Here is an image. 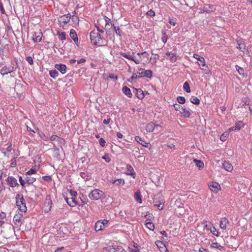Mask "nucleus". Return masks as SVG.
Masks as SVG:
<instances>
[{"mask_svg":"<svg viewBox=\"0 0 252 252\" xmlns=\"http://www.w3.org/2000/svg\"><path fill=\"white\" fill-rule=\"evenodd\" d=\"M91 42L95 45L101 46L103 44L100 34L97 32L94 31L91 32L90 34Z\"/></svg>","mask_w":252,"mask_h":252,"instance_id":"f257e3e1","label":"nucleus"},{"mask_svg":"<svg viewBox=\"0 0 252 252\" xmlns=\"http://www.w3.org/2000/svg\"><path fill=\"white\" fill-rule=\"evenodd\" d=\"M17 208L19 210L18 213L20 215H22L23 213H25L27 210L26 203L23 197H20L19 195H17Z\"/></svg>","mask_w":252,"mask_h":252,"instance_id":"f03ea898","label":"nucleus"},{"mask_svg":"<svg viewBox=\"0 0 252 252\" xmlns=\"http://www.w3.org/2000/svg\"><path fill=\"white\" fill-rule=\"evenodd\" d=\"M164 202L163 196L161 194L158 193L155 196L153 203L154 206H157L159 210L163 209Z\"/></svg>","mask_w":252,"mask_h":252,"instance_id":"7ed1b4c3","label":"nucleus"},{"mask_svg":"<svg viewBox=\"0 0 252 252\" xmlns=\"http://www.w3.org/2000/svg\"><path fill=\"white\" fill-rule=\"evenodd\" d=\"M103 192L98 189H94L89 194L88 196L90 199L93 200H98L99 199L103 194Z\"/></svg>","mask_w":252,"mask_h":252,"instance_id":"20e7f679","label":"nucleus"},{"mask_svg":"<svg viewBox=\"0 0 252 252\" xmlns=\"http://www.w3.org/2000/svg\"><path fill=\"white\" fill-rule=\"evenodd\" d=\"M174 107L176 111H179L180 113L185 118H189L190 116V113L189 111L183 108L181 105L178 104L174 105Z\"/></svg>","mask_w":252,"mask_h":252,"instance_id":"39448f33","label":"nucleus"},{"mask_svg":"<svg viewBox=\"0 0 252 252\" xmlns=\"http://www.w3.org/2000/svg\"><path fill=\"white\" fill-rule=\"evenodd\" d=\"M199 62H197L199 66H201L200 68L204 71H205L206 74H209L210 71L209 69L208 66L206 65L205 61L204 58L202 59H201V60H200Z\"/></svg>","mask_w":252,"mask_h":252,"instance_id":"423d86ee","label":"nucleus"},{"mask_svg":"<svg viewBox=\"0 0 252 252\" xmlns=\"http://www.w3.org/2000/svg\"><path fill=\"white\" fill-rule=\"evenodd\" d=\"M52 201L50 200V196H47L45 199L43 206V209L45 212H48L50 211L52 207Z\"/></svg>","mask_w":252,"mask_h":252,"instance_id":"0eeeda50","label":"nucleus"},{"mask_svg":"<svg viewBox=\"0 0 252 252\" xmlns=\"http://www.w3.org/2000/svg\"><path fill=\"white\" fill-rule=\"evenodd\" d=\"M104 249L108 252H125V250L121 247L115 248L113 246H109L104 248Z\"/></svg>","mask_w":252,"mask_h":252,"instance_id":"6e6552de","label":"nucleus"},{"mask_svg":"<svg viewBox=\"0 0 252 252\" xmlns=\"http://www.w3.org/2000/svg\"><path fill=\"white\" fill-rule=\"evenodd\" d=\"M209 187L210 189L214 192H217L220 189V185L216 183L212 182L209 185Z\"/></svg>","mask_w":252,"mask_h":252,"instance_id":"1a4fd4ad","label":"nucleus"},{"mask_svg":"<svg viewBox=\"0 0 252 252\" xmlns=\"http://www.w3.org/2000/svg\"><path fill=\"white\" fill-rule=\"evenodd\" d=\"M42 36V32L39 31L37 32H34V33L32 35L31 38L33 41L35 42H40L41 40Z\"/></svg>","mask_w":252,"mask_h":252,"instance_id":"9d476101","label":"nucleus"},{"mask_svg":"<svg viewBox=\"0 0 252 252\" xmlns=\"http://www.w3.org/2000/svg\"><path fill=\"white\" fill-rule=\"evenodd\" d=\"M236 42L237 44V48L244 52V50L246 49V45L243 40L241 38H238L236 40Z\"/></svg>","mask_w":252,"mask_h":252,"instance_id":"9b49d317","label":"nucleus"},{"mask_svg":"<svg viewBox=\"0 0 252 252\" xmlns=\"http://www.w3.org/2000/svg\"><path fill=\"white\" fill-rule=\"evenodd\" d=\"M65 200H66V201L67 203V204L70 206L74 207L77 204V201H76V197H74V198L72 197H70V198L66 197L65 198Z\"/></svg>","mask_w":252,"mask_h":252,"instance_id":"f8f14e48","label":"nucleus"},{"mask_svg":"<svg viewBox=\"0 0 252 252\" xmlns=\"http://www.w3.org/2000/svg\"><path fill=\"white\" fill-rule=\"evenodd\" d=\"M70 20V15L69 14L64 15L61 16L60 18L59 22L61 23H64V24L68 23Z\"/></svg>","mask_w":252,"mask_h":252,"instance_id":"ddd939ff","label":"nucleus"},{"mask_svg":"<svg viewBox=\"0 0 252 252\" xmlns=\"http://www.w3.org/2000/svg\"><path fill=\"white\" fill-rule=\"evenodd\" d=\"M159 126L158 125H156L153 123H149L146 126V130L148 132H152L154 131L155 127Z\"/></svg>","mask_w":252,"mask_h":252,"instance_id":"4468645a","label":"nucleus"},{"mask_svg":"<svg viewBox=\"0 0 252 252\" xmlns=\"http://www.w3.org/2000/svg\"><path fill=\"white\" fill-rule=\"evenodd\" d=\"M121 55L124 58L128 59L130 60L133 61L136 64H139L140 63V61L139 60H136L134 58H133L132 56L127 55L125 53H121Z\"/></svg>","mask_w":252,"mask_h":252,"instance_id":"2eb2a0df","label":"nucleus"},{"mask_svg":"<svg viewBox=\"0 0 252 252\" xmlns=\"http://www.w3.org/2000/svg\"><path fill=\"white\" fill-rule=\"evenodd\" d=\"M244 125L241 121H239L236 123L235 126L231 127L228 130L229 131H234L235 130H239L241 127L243 126Z\"/></svg>","mask_w":252,"mask_h":252,"instance_id":"dca6fc26","label":"nucleus"},{"mask_svg":"<svg viewBox=\"0 0 252 252\" xmlns=\"http://www.w3.org/2000/svg\"><path fill=\"white\" fill-rule=\"evenodd\" d=\"M228 224V220L226 218H222L221 219L220 226V227L225 230L226 228V226Z\"/></svg>","mask_w":252,"mask_h":252,"instance_id":"f3484780","label":"nucleus"},{"mask_svg":"<svg viewBox=\"0 0 252 252\" xmlns=\"http://www.w3.org/2000/svg\"><path fill=\"white\" fill-rule=\"evenodd\" d=\"M223 168L228 172H231L233 170V167L232 164L227 161H224L222 164Z\"/></svg>","mask_w":252,"mask_h":252,"instance_id":"a211bd4d","label":"nucleus"},{"mask_svg":"<svg viewBox=\"0 0 252 252\" xmlns=\"http://www.w3.org/2000/svg\"><path fill=\"white\" fill-rule=\"evenodd\" d=\"M55 67L58 70H60L62 74H64L66 72V67L65 65L63 64H56Z\"/></svg>","mask_w":252,"mask_h":252,"instance_id":"6ab92c4d","label":"nucleus"},{"mask_svg":"<svg viewBox=\"0 0 252 252\" xmlns=\"http://www.w3.org/2000/svg\"><path fill=\"white\" fill-rule=\"evenodd\" d=\"M165 55L169 56V59L172 62H175L177 60V57L175 53L171 52H167Z\"/></svg>","mask_w":252,"mask_h":252,"instance_id":"aec40b11","label":"nucleus"},{"mask_svg":"<svg viewBox=\"0 0 252 252\" xmlns=\"http://www.w3.org/2000/svg\"><path fill=\"white\" fill-rule=\"evenodd\" d=\"M8 184L11 187H16V180L14 177H8L7 180Z\"/></svg>","mask_w":252,"mask_h":252,"instance_id":"412c9836","label":"nucleus"},{"mask_svg":"<svg viewBox=\"0 0 252 252\" xmlns=\"http://www.w3.org/2000/svg\"><path fill=\"white\" fill-rule=\"evenodd\" d=\"M50 139L52 141H58L60 143H62V142H64V140L63 139V138H62L56 135H52L50 137Z\"/></svg>","mask_w":252,"mask_h":252,"instance_id":"4be33fe9","label":"nucleus"},{"mask_svg":"<svg viewBox=\"0 0 252 252\" xmlns=\"http://www.w3.org/2000/svg\"><path fill=\"white\" fill-rule=\"evenodd\" d=\"M69 35L70 37L74 40L75 42H77L78 41V37L75 31V30L72 29L70 31Z\"/></svg>","mask_w":252,"mask_h":252,"instance_id":"5701e85b","label":"nucleus"},{"mask_svg":"<svg viewBox=\"0 0 252 252\" xmlns=\"http://www.w3.org/2000/svg\"><path fill=\"white\" fill-rule=\"evenodd\" d=\"M103 222H101V220H98L96 223H95V227H94V229H95V230L96 231H100V230H101L102 229H103V224H102Z\"/></svg>","mask_w":252,"mask_h":252,"instance_id":"b1692460","label":"nucleus"},{"mask_svg":"<svg viewBox=\"0 0 252 252\" xmlns=\"http://www.w3.org/2000/svg\"><path fill=\"white\" fill-rule=\"evenodd\" d=\"M122 91H123V93L126 95L128 96L129 97H132V94L131 93V91H130V89H129L128 87H127L126 86H124L123 88Z\"/></svg>","mask_w":252,"mask_h":252,"instance_id":"393cba45","label":"nucleus"},{"mask_svg":"<svg viewBox=\"0 0 252 252\" xmlns=\"http://www.w3.org/2000/svg\"><path fill=\"white\" fill-rule=\"evenodd\" d=\"M193 161L195 163L196 166L198 167L199 169H202L203 168L204 163L201 160L194 159Z\"/></svg>","mask_w":252,"mask_h":252,"instance_id":"a878e982","label":"nucleus"},{"mask_svg":"<svg viewBox=\"0 0 252 252\" xmlns=\"http://www.w3.org/2000/svg\"><path fill=\"white\" fill-rule=\"evenodd\" d=\"M133 248H131L130 247H128V250L130 252H139V249H138V245L135 243H133Z\"/></svg>","mask_w":252,"mask_h":252,"instance_id":"bb28decb","label":"nucleus"},{"mask_svg":"<svg viewBox=\"0 0 252 252\" xmlns=\"http://www.w3.org/2000/svg\"><path fill=\"white\" fill-rule=\"evenodd\" d=\"M136 95L137 97L139 99H142L144 97V94L143 92L141 89H136Z\"/></svg>","mask_w":252,"mask_h":252,"instance_id":"cd10ccee","label":"nucleus"},{"mask_svg":"<svg viewBox=\"0 0 252 252\" xmlns=\"http://www.w3.org/2000/svg\"><path fill=\"white\" fill-rule=\"evenodd\" d=\"M135 140L138 142V143H139L140 144H141L142 145L145 146V147H147V145L148 144V143H146L145 141H143L142 140V139H141V137H140L139 136H136L135 137Z\"/></svg>","mask_w":252,"mask_h":252,"instance_id":"c85d7f7f","label":"nucleus"},{"mask_svg":"<svg viewBox=\"0 0 252 252\" xmlns=\"http://www.w3.org/2000/svg\"><path fill=\"white\" fill-rule=\"evenodd\" d=\"M148 220H148L146 221L145 224H146V227L150 230H154V228H155L154 224L152 222L148 221Z\"/></svg>","mask_w":252,"mask_h":252,"instance_id":"c756f323","label":"nucleus"},{"mask_svg":"<svg viewBox=\"0 0 252 252\" xmlns=\"http://www.w3.org/2000/svg\"><path fill=\"white\" fill-rule=\"evenodd\" d=\"M134 197H135V200L137 202H138L140 203L142 202L141 196L140 194V192L139 191H137V192H135Z\"/></svg>","mask_w":252,"mask_h":252,"instance_id":"7c9ffc66","label":"nucleus"},{"mask_svg":"<svg viewBox=\"0 0 252 252\" xmlns=\"http://www.w3.org/2000/svg\"><path fill=\"white\" fill-rule=\"evenodd\" d=\"M229 132L230 131L228 130L224 132L222 134H221L220 136V140L222 141H225L229 135Z\"/></svg>","mask_w":252,"mask_h":252,"instance_id":"2f4dec72","label":"nucleus"},{"mask_svg":"<svg viewBox=\"0 0 252 252\" xmlns=\"http://www.w3.org/2000/svg\"><path fill=\"white\" fill-rule=\"evenodd\" d=\"M190 101L192 103L198 105L200 103V100L195 96H192L190 98Z\"/></svg>","mask_w":252,"mask_h":252,"instance_id":"473e14b6","label":"nucleus"},{"mask_svg":"<svg viewBox=\"0 0 252 252\" xmlns=\"http://www.w3.org/2000/svg\"><path fill=\"white\" fill-rule=\"evenodd\" d=\"M209 230L210 232L214 235L218 236H219V233L218 230L216 229V228L213 226V225L209 227Z\"/></svg>","mask_w":252,"mask_h":252,"instance_id":"72a5a7b5","label":"nucleus"},{"mask_svg":"<svg viewBox=\"0 0 252 252\" xmlns=\"http://www.w3.org/2000/svg\"><path fill=\"white\" fill-rule=\"evenodd\" d=\"M38 169H39V167H36V166L32 167L30 170H29L27 172V174L31 175V174H34L36 172V171L38 170Z\"/></svg>","mask_w":252,"mask_h":252,"instance_id":"f704fd0d","label":"nucleus"},{"mask_svg":"<svg viewBox=\"0 0 252 252\" xmlns=\"http://www.w3.org/2000/svg\"><path fill=\"white\" fill-rule=\"evenodd\" d=\"M144 76L147 78H151L152 76V71L151 70H144Z\"/></svg>","mask_w":252,"mask_h":252,"instance_id":"c9c22d12","label":"nucleus"},{"mask_svg":"<svg viewBox=\"0 0 252 252\" xmlns=\"http://www.w3.org/2000/svg\"><path fill=\"white\" fill-rule=\"evenodd\" d=\"M236 69L238 71V73L240 75H242L244 76V70L242 67L239 66L238 65H236Z\"/></svg>","mask_w":252,"mask_h":252,"instance_id":"e433bc0d","label":"nucleus"},{"mask_svg":"<svg viewBox=\"0 0 252 252\" xmlns=\"http://www.w3.org/2000/svg\"><path fill=\"white\" fill-rule=\"evenodd\" d=\"M111 182L113 184H116L117 185H120L122 182L124 184V181L122 179H118L115 180H112Z\"/></svg>","mask_w":252,"mask_h":252,"instance_id":"4c0bfd02","label":"nucleus"},{"mask_svg":"<svg viewBox=\"0 0 252 252\" xmlns=\"http://www.w3.org/2000/svg\"><path fill=\"white\" fill-rule=\"evenodd\" d=\"M144 70H145V69H144L142 68H140L138 69V70L137 73L138 75V78H140V77L144 76Z\"/></svg>","mask_w":252,"mask_h":252,"instance_id":"58836bf2","label":"nucleus"},{"mask_svg":"<svg viewBox=\"0 0 252 252\" xmlns=\"http://www.w3.org/2000/svg\"><path fill=\"white\" fill-rule=\"evenodd\" d=\"M183 88L184 90L187 92V93H190V89L189 87V83L187 82H186L183 85Z\"/></svg>","mask_w":252,"mask_h":252,"instance_id":"ea45409f","label":"nucleus"},{"mask_svg":"<svg viewBox=\"0 0 252 252\" xmlns=\"http://www.w3.org/2000/svg\"><path fill=\"white\" fill-rule=\"evenodd\" d=\"M35 180H36V179L35 178L29 177L27 178L26 182L28 184H31L32 183H33V182H34L35 181Z\"/></svg>","mask_w":252,"mask_h":252,"instance_id":"a19ab883","label":"nucleus"},{"mask_svg":"<svg viewBox=\"0 0 252 252\" xmlns=\"http://www.w3.org/2000/svg\"><path fill=\"white\" fill-rule=\"evenodd\" d=\"M50 75L51 77L55 78L58 76V72L55 70H51L50 71Z\"/></svg>","mask_w":252,"mask_h":252,"instance_id":"79ce46f5","label":"nucleus"},{"mask_svg":"<svg viewBox=\"0 0 252 252\" xmlns=\"http://www.w3.org/2000/svg\"><path fill=\"white\" fill-rule=\"evenodd\" d=\"M177 101L180 104H184L185 103L186 99L183 96H178L177 97Z\"/></svg>","mask_w":252,"mask_h":252,"instance_id":"37998d69","label":"nucleus"},{"mask_svg":"<svg viewBox=\"0 0 252 252\" xmlns=\"http://www.w3.org/2000/svg\"><path fill=\"white\" fill-rule=\"evenodd\" d=\"M58 34L59 35V38H60V39L61 40H63L65 39V35H66L65 32H62L61 33L58 32Z\"/></svg>","mask_w":252,"mask_h":252,"instance_id":"c03bdc74","label":"nucleus"},{"mask_svg":"<svg viewBox=\"0 0 252 252\" xmlns=\"http://www.w3.org/2000/svg\"><path fill=\"white\" fill-rule=\"evenodd\" d=\"M126 168H127V170L130 172V174H129L130 175H134V172L133 169L130 165L127 164L126 165Z\"/></svg>","mask_w":252,"mask_h":252,"instance_id":"a18cd8bd","label":"nucleus"},{"mask_svg":"<svg viewBox=\"0 0 252 252\" xmlns=\"http://www.w3.org/2000/svg\"><path fill=\"white\" fill-rule=\"evenodd\" d=\"M72 21L76 25H78V24H79V19L77 16H73L72 17Z\"/></svg>","mask_w":252,"mask_h":252,"instance_id":"49530a36","label":"nucleus"},{"mask_svg":"<svg viewBox=\"0 0 252 252\" xmlns=\"http://www.w3.org/2000/svg\"><path fill=\"white\" fill-rule=\"evenodd\" d=\"M211 247L214 248H218L219 250H220V248L221 246L218 243H213L211 245Z\"/></svg>","mask_w":252,"mask_h":252,"instance_id":"de8ad7c7","label":"nucleus"},{"mask_svg":"<svg viewBox=\"0 0 252 252\" xmlns=\"http://www.w3.org/2000/svg\"><path fill=\"white\" fill-rule=\"evenodd\" d=\"M9 72H10V70H7V68H3L0 71V73L2 75L7 74Z\"/></svg>","mask_w":252,"mask_h":252,"instance_id":"09e8293b","label":"nucleus"},{"mask_svg":"<svg viewBox=\"0 0 252 252\" xmlns=\"http://www.w3.org/2000/svg\"><path fill=\"white\" fill-rule=\"evenodd\" d=\"M152 55L155 54L156 56V57H155L153 58H152V57L151 58V60H153V63L155 64L157 63V60L158 59L159 55L157 54H154L153 52H152Z\"/></svg>","mask_w":252,"mask_h":252,"instance_id":"8fccbe9b","label":"nucleus"},{"mask_svg":"<svg viewBox=\"0 0 252 252\" xmlns=\"http://www.w3.org/2000/svg\"><path fill=\"white\" fill-rule=\"evenodd\" d=\"M69 194H70V197H76V195H77V192L75 190H69Z\"/></svg>","mask_w":252,"mask_h":252,"instance_id":"3c124183","label":"nucleus"},{"mask_svg":"<svg viewBox=\"0 0 252 252\" xmlns=\"http://www.w3.org/2000/svg\"><path fill=\"white\" fill-rule=\"evenodd\" d=\"M102 158L105 159V160L107 162H109L111 160V159L108 154H105L104 156L102 157Z\"/></svg>","mask_w":252,"mask_h":252,"instance_id":"603ef678","label":"nucleus"},{"mask_svg":"<svg viewBox=\"0 0 252 252\" xmlns=\"http://www.w3.org/2000/svg\"><path fill=\"white\" fill-rule=\"evenodd\" d=\"M147 15L151 17H154L155 15V12L152 10H150L147 12Z\"/></svg>","mask_w":252,"mask_h":252,"instance_id":"864d4df0","label":"nucleus"},{"mask_svg":"<svg viewBox=\"0 0 252 252\" xmlns=\"http://www.w3.org/2000/svg\"><path fill=\"white\" fill-rule=\"evenodd\" d=\"M42 179L47 182H50L51 181V177L50 176H42Z\"/></svg>","mask_w":252,"mask_h":252,"instance_id":"5fc2aeb1","label":"nucleus"},{"mask_svg":"<svg viewBox=\"0 0 252 252\" xmlns=\"http://www.w3.org/2000/svg\"><path fill=\"white\" fill-rule=\"evenodd\" d=\"M138 78V75L137 74V73H133L132 75V76L130 77V78L129 79V81H133L134 79H136Z\"/></svg>","mask_w":252,"mask_h":252,"instance_id":"6e6d98bb","label":"nucleus"},{"mask_svg":"<svg viewBox=\"0 0 252 252\" xmlns=\"http://www.w3.org/2000/svg\"><path fill=\"white\" fill-rule=\"evenodd\" d=\"M26 60L31 65L33 64V60L31 57L29 56L26 57Z\"/></svg>","mask_w":252,"mask_h":252,"instance_id":"4d7b16f0","label":"nucleus"},{"mask_svg":"<svg viewBox=\"0 0 252 252\" xmlns=\"http://www.w3.org/2000/svg\"><path fill=\"white\" fill-rule=\"evenodd\" d=\"M99 144L100 145L102 146V147H104L105 145V140L102 138H101L100 139H99Z\"/></svg>","mask_w":252,"mask_h":252,"instance_id":"13d9d810","label":"nucleus"},{"mask_svg":"<svg viewBox=\"0 0 252 252\" xmlns=\"http://www.w3.org/2000/svg\"><path fill=\"white\" fill-rule=\"evenodd\" d=\"M137 55H138V56L143 55V57H147L149 56V54L147 52L144 51L142 53H137Z\"/></svg>","mask_w":252,"mask_h":252,"instance_id":"bf43d9fd","label":"nucleus"},{"mask_svg":"<svg viewBox=\"0 0 252 252\" xmlns=\"http://www.w3.org/2000/svg\"><path fill=\"white\" fill-rule=\"evenodd\" d=\"M19 181H20V184L23 187H24L25 186V184L27 183L24 180L22 179L21 177H20V178H19Z\"/></svg>","mask_w":252,"mask_h":252,"instance_id":"052dcab7","label":"nucleus"},{"mask_svg":"<svg viewBox=\"0 0 252 252\" xmlns=\"http://www.w3.org/2000/svg\"><path fill=\"white\" fill-rule=\"evenodd\" d=\"M109 78L110 79H113V80H116L118 79L117 76L116 75H115L113 74L109 75Z\"/></svg>","mask_w":252,"mask_h":252,"instance_id":"680f3d73","label":"nucleus"},{"mask_svg":"<svg viewBox=\"0 0 252 252\" xmlns=\"http://www.w3.org/2000/svg\"><path fill=\"white\" fill-rule=\"evenodd\" d=\"M193 57L194 58H195L196 59H197L198 61H199L200 60H201V59H202L203 57H200L199 56L198 54H194L193 55Z\"/></svg>","mask_w":252,"mask_h":252,"instance_id":"e2e57ef3","label":"nucleus"},{"mask_svg":"<svg viewBox=\"0 0 252 252\" xmlns=\"http://www.w3.org/2000/svg\"><path fill=\"white\" fill-rule=\"evenodd\" d=\"M11 166L15 167L16 166V158H13L12 160V162L11 163Z\"/></svg>","mask_w":252,"mask_h":252,"instance_id":"0e129e2a","label":"nucleus"},{"mask_svg":"<svg viewBox=\"0 0 252 252\" xmlns=\"http://www.w3.org/2000/svg\"><path fill=\"white\" fill-rule=\"evenodd\" d=\"M110 121H111V119L108 118L107 119H104L103 120V123L105 125H108L110 123Z\"/></svg>","mask_w":252,"mask_h":252,"instance_id":"69168bd1","label":"nucleus"},{"mask_svg":"<svg viewBox=\"0 0 252 252\" xmlns=\"http://www.w3.org/2000/svg\"><path fill=\"white\" fill-rule=\"evenodd\" d=\"M199 252H209V251H208V249L203 248H200L199 250Z\"/></svg>","mask_w":252,"mask_h":252,"instance_id":"338daca9","label":"nucleus"},{"mask_svg":"<svg viewBox=\"0 0 252 252\" xmlns=\"http://www.w3.org/2000/svg\"><path fill=\"white\" fill-rule=\"evenodd\" d=\"M6 217V214L4 212H1L0 214V219L3 220Z\"/></svg>","mask_w":252,"mask_h":252,"instance_id":"774afa93","label":"nucleus"}]
</instances>
